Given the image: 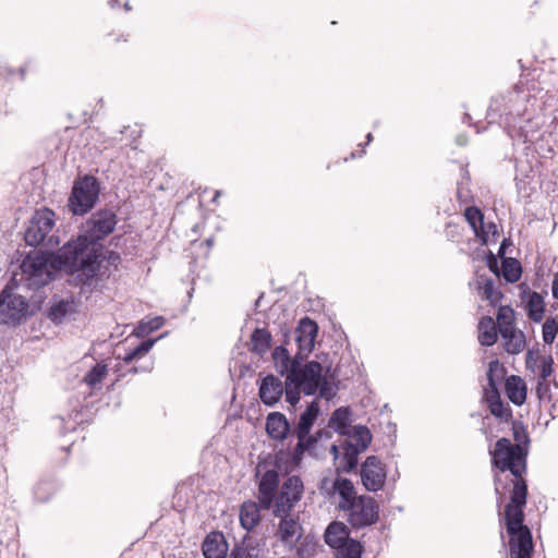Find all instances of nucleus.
Wrapping results in <instances>:
<instances>
[{
    "label": "nucleus",
    "mask_w": 558,
    "mask_h": 558,
    "mask_svg": "<svg viewBox=\"0 0 558 558\" xmlns=\"http://www.w3.org/2000/svg\"><path fill=\"white\" fill-rule=\"evenodd\" d=\"M349 423L350 411L347 408H339L332 413L330 425L347 438L340 445H332L330 452L333 456L337 470L347 473L356 468L359 454L364 452L372 441V434L366 426L350 427Z\"/></svg>",
    "instance_id": "obj_1"
},
{
    "label": "nucleus",
    "mask_w": 558,
    "mask_h": 558,
    "mask_svg": "<svg viewBox=\"0 0 558 558\" xmlns=\"http://www.w3.org/2000/svg\"><path fill=\"white\" fill-rule=\"evenodd\" d=\"M53 256L60 270L71 275L77 274L80 282L86 283L99 270L102 245L92 243L80 232L76 238L68 241Z\"/></svg>",
    "instance_id": "obj_2"
},
{
    "label": "nucleus",
    "mask_w": 558,
    "mask_h": 558,
    "mask_svg": "<svg viewBox=\"0 0 558 558\" xmlns=\"http://www.w3.org/2000/svg\"><path fill=\"white\" fill-rule=\"evenodd\" d=\"M525 506V486L519 483L512 494L511 502L506 506L505 520L510 535L509 549L511 558H532L533 541L531 531L523 524Z\"/></svg>",
    "instance_id": "obj_3"
},
{
    "label": "nucleus",
    "mask_w": 558,
    "mask_h": 558,
    "mask_svg": "<svg viewBox=\"0 0 558 558\" xmlns=\"http://www.w3.org/2000/svg\"><path fill=\"white\" fill-rule=\"evenodd\" d=\"M493 457V464L501 472L510 471L513 475L511 480L513 487L511 496L519 483L525 486V497L527 496V486L522 478V473L525 471V452L520 444L512 445L508 438H500L497 440L494 450L490 451Z\"/></svg>",
    "instance_id": "obj_4"
},
{
    "label": "nucleus",
    "mask_w": 558,
    "mask_h": 558,
    "mask_svg": "<svg viewBox=\"0 0 558 558\" xmlns=\"http://www.w3.org/2000/svg\"><path fill=\"white\" fill-rule=\"evenodd\" d=\"M59 270L53 254H28L21 264V281L27 289L36 290L48 284Z\"/></svg>",
    "instance_id": "obj_5"
},
{
    "label": "nucleus",
    "mask_w": 558,
    "mask_h": 558,
    "mask_svg": "<svg viewBox=\"0 0 558 558\" xmlns=\"http://www.w3.org/2000/svg\"><path fill=\"white\" fill-rule=\"evenodd\" d=\"M323 371L324 367L320 363L311 361L303 366L299 365L298 368H293L288 375V380L301 387L307 396H313L319 391L320 397L328 399L333 392Z\"/></svg>",
    "instance_id": "obj_6"
},
{
    "label": "nucleus",
    "mask_w": 558,
    "mask_h": 558,
    "mask_svg": "<svg viewBox=\"0 0 558 558\" xmlns=\"http://www.w3.org/2000/svg\"><path fill=\"white\" fill-rule=\"evenodd\" d=\"M527 94L521 95L519 92H510L509 93V101L513 104V106L507 110L504 109V113L506 114V129L508 134L511 137H519L524 143L534 142L536 140V133L538 130V122L533 118L527 117L523 123H521L522 117L525 114V110H521V106L526 99Z\"/></svg>",
    "instance_id": "obj_7"
},
{
    "label": "nucleus",
    "mask_w": 558,
    "mask_h": 558,
    "mask_svg": "<svg viewBox=\"0 0 558 558\" xmlns=\"http://www.w3.org/2000/svg\"><path fill=\"white\" fill-rule=\"evenodd\" d=\"M56 215L47 208L37 209L29 219L24 233L25 242L29 246L44 245L53 248L59 244V236L54 234Z\"/></svg>",
    "instance_id": "obj_8"
},
{
    "label": "nucleus",
    "mask_w": 558,
    "mask_h": 558,
    "mask_svg": "<svg viewBox=\"0 0 558 558\" xmlns=\"http://www.w3.org/2000/svg\"><path fill=\"white\" fill-rule=\"evenodd\" d=\"M100 187L97 179L93 175L74 182L69 197V207L74 215H84L89 211L98 201Z\"/></svg>",
    "instance_id": "obj_9"
},
{
    "label": "nucleus",
    "mask_w": 558,
    "mask_h": 558,
    "mask_svg": "<svg viewBox=\"0 0 558 558\" xmlns=\"http://www.w3.org/2000/svg\"><path fill=\"white\" fill-rule=\"evenodd\" d=\"M31 314L26 299L16 294L12 287L7 284L0 292V323L19 325Z\"/></svg>",
    "instance_id": "obj_10"
},
{
    "label": "nucleus",
    "mask_w": 558,
    "mask_h": 558,
    "mask_svg": "<svg viewBox=\"0 0 558 558\" xmlns=\"http://www.w3.org/2000/svg\"><path fill=\"white\" fill-rule=\"evenodd\" d=\"M304 492L303 482L299 476L288 477L281 485L274 499L272 514L275 517H287L295 505L301 500Z\"/></svg>",
    "instance_id": "obj_11"
},
{
    "label": "nucleus",
    "mask_w": 558,
    "mask_h": 558,
    "mask_svg": "<svg viewBox=\"0 0 558 558\" xmlns=\"http://www.w3.org/2000/svg\"><path fill=\"white\" fill-rule=\"evenodd\" d=\"M118 219L114 211L110 209H100L92 214V216L83 223L81 233L85 235L92 243L99 242L108 236L114 230Z\"/></svg>",
    "instance_id": "obj_12"
},
{
    "label": "nucleus",
    "mask_w": 558,
    "mask_h": 558,
    "mask_svg": "<svg viewBox=\"0 0 558 558\" xmlns=\"http://www.w3.org/2000/svg\"><path fill=\"white\" fill-rule=\"evenodd\" d=\"M348 522L355 529L374 524L378 520L379 506L369 496H359L349 507L343 509Z\"/></svg>",
    "instance_id": "obj_13"
},
{
    "label": "nucleus",
    "mask_w": 558,
    "mask_h": 558,
    "mask_svg": "<svg viewBox=\"0 0 558 558\" xmlns=\"http://www.w3.org/2000/svg\"><path fill=\"white\" fill-rule=\"evenodd\" d=\"M386 476L387 473L380 460L375 456L367 457L361 469L364 487L369 492H377L383 488Z\"/></svg>",
    "instance_id": "obj_14"
},
{
    "label": "nucleus",
    "mask_w": 558,
    "mask_h": 558,
    "mask_svg": "<svg viewBox=\"0 0 558 558\" xmlns=\"http://www.w3.org/2000/svg\"><path fill=\"white\" fill-rule=\"evenodd\" d=\"M317 331L318 326L314 320L307 317L300 320L295 329V341L299 348L298 357L302 359L313 350Z\"/></svg>",
    "instance_id": "obj_15"
},
{
    "label": "nucleus",
    "mask_w": 558,
    "mask_h": 558,
    "mask_svg": "<svg viewBox=\"0 0 558 558\" xmlns=\"http://www.w3.org/2000/svg\"><path fill=\"white\" fill-rule=\"evenodd\" d=\"M279 487V473L276 470L266 471L258 484V502L262 509L269 510Z\"/></svg>",
    "instance_id": "obj_16"
},
{
    "label": "nucleus",
    "mask_w": 558,
    "mask_h": 558,
    "mask_svg": "<svg viewBox=\"0 0 558 558\" xmlns=\"http://www.w3.org/2000/svg\"><path fill=\"white\" fill-rule=\"evenodd\" d=\"M281 520L278 524L276 536L289 547H294L302 537V525L299 517H279Z\"/></svg>",
    "instance_id": "obj_17"
},
{
    "label": "nucleus",
    "mask_w": 558,
    "mask_h": 558,
    "mask_svg": "<svg viewBox=\"0 0 558 558\" xmlns=\"http://www.w3.org/2000/svg\"><path fill=\"white\" fill-rule=\"evenodd\" d=\"M526 369L543 380L549 378L554 372V359L550 354L541 355L537 351H527L525 356Z\"/></svg>",
    "instance_id": "obj_18"
},
{
    "label": "nucleus",
    "mask_w": 558,
    "mask_h": 558,
    "mask_svg": "<svg viewBox=\"0 0 558 558\" xmlns=\"http://www.w3.org/2000/svg\"><path fill=\"white\" fill-rule=\"evenodd\" d=\"M282 393L283 386L278 377L267 375L262 379L258 395L264 404L269 407L275 405L280 400Z\"/></svg>",
    "instance_id": "obj_19"
},
{
    "label": "nucleus",
    "mask_w": 558,
    "mask_h": 558,
    "mask_svg": "<svg viewBox=\"0 0 558 558\" xmlns=\"http://www.w3.org/2000/svg\"><path fill=\"white\" fill-rule=\"evenodd\" d=\"M205 558H226L229 546L221 532L209 533L202 545Z\"/></svg>",
    "instance_id": "obj_20"
},
{
    "label": "nucleus",
    "mask_w": 558,
    "mask_h": 558,
    "mask_svg": "<svg viewBox=\"0 0 558 558\" xmlns=\"http://www.w3.org/2000/svg\"><path fill=\"white\" fill-rule=\"evenodd\" d=\"M332 488L340 497L338 508L341 511L359 498L353 483L348 478L337 477L332 483Z\"/></svg>",
    "instance_id": "obj_21"
},
{
    "label": "nucleus",
    "mask_w": 558,
    "mask_h": 558,
    "mask_svg": "<svg viewBox=\"0 0 558 558\" xmlns=\"http://www.w3.org/2000/svg\"><path fill=\"white\" fill-rule=\"evenodd\" d=\"M290 429V425L286 416L280 412L268 414L266 420V432L272 439L282 440L286 438Z\"/></svg>",
    "instance_id": "obj_22"
},
{
    "label": "nucleus",
    "mask_w": 558,
    "mask_h": 558,
    "mask_svg": "<svg viewBox=\"0 0 558 558\" xmlns=\"http://www.w3.org/2000/svg\"><path fill=\"white\" fill-rule=\"evenodd\" d=\"M505 389L509 400L515 405H522L526 400L527 387L525 381L517 375L506 379Z\"/></svg>",
    "instance_id": "obj_23"
},
{
    "label": "nucleus",
    "mask_w": 558,
    "mask_h": 558,
    "mask_svg": "<svg viewBox=\"0 0 558 558\" xmlns=\"http://www.w3.org/2000/svg\"><path fill=\"white\" fill-rule=\"evenodd\" d=\"M260 504L245 501L240 508V523L246 531H252L260 521Z\"/></svg>",
    "instance_id": "obj_24"
},
{
    "label": "nucleus",
    "mask_w": 558,
    "mask_h": 558,
    "mask_svg": "<svg viewBox=\"0 0 558 558\" xmlns=\"http://www.w3.org/2000/svg\"><path fill=\"white\" fill-rule=\"evenodd\" d=\"M484 398L487 401L489 411L494 416L506 422L511 418V409L508 404H505L501 401L499 390H484Z\"/></svg>",
    "instance_id": "obj_25"
},
{
    "label": "nucleus",
    "mask_w": 558,
    "mask_h": 558,
    "mask_svg": "<svg viewBox=\"0 0 558 558\" xmlns=\"http://www.w3.org/2000/svg\"><path fill=\"white\" fill-rule=\"evenodd\" d=\"M319 414V407L316 401H313L307 409L301 414L299 423L294 429L298 438H305L314 425Z\"/></svg>",
    "instance_id": "obj_26"
},
{
    "label": "nucleus",
    "mask_w": 558,
    "mask_h": 558,
    "mask_svg": "<svg viewBox=\"0 0 558 558\" xmlns=\"http://www.w3.org/2000/svg\"><path fill=\"white\" fill-rule=\"evenodd\" d=\"M350 541L349 532L344 523L335 521L328 525L325 532V542L330 547L339 548Z\"/></svg>",
    "instance_id": "obj_27"
},
{
    "label": "nucleus",
    "mask_w": 558,
    "mask_h": 558,
    "mask_svg": "<svg viewBox=\"0 0 558 558\" xmlns=\"http://www.w3.org/2000/svg\"><path fill=\"white\" fill-rule=\"evenodd\" d=\"M271 345V335L265 328H256L251 335L250 350L258 355L265 354Z\"/></svg>",
    "instance_id": "obj_28"
},
{
    "label": "nucleus",
    "mask_w": 558,
    "mask_h": 558,
    "mask_svg": "<svg viewBox=\"0 0 558 558\" xmlns=\"http://www.w3.org/2000/svg\"><path fill=\"white\" fill-rule=\"evenodd\" d=\"M497 340V327L492 317H483L478 323V341L482 345L490 347Z\"/></svg>",
    "instance_id": "obj_29"
},
{
    "label": "nucleus",
    "mask_w": 558,
    "mask_h": 558,
    "mask_svg": "<svg viewBox=\"0 0 558 558\" xmlns=\"http://www.w3.org/2000/svg\"><path fill=\"white\" fill-rule=\"evenodd\" d=\"M272 357L276 363L277 371L281 375H289L293 368H298L300 363L294 360H290L289 352L283 347H277L272 352Z\"/></svg>",
    "instance_id": "obj_30"
},
{
    "label": "nucleus",
    "mask_w": 558,
    "mask_h": 558,
    "mask_svg": "<svg viewBox=\"0 0 558 558\" xmlns=\"http://www.w3.org/2000/svg\"><path fill=\"white\" fill-rule=\"evenodd\" d=\"M464 217L473 229L475 235L485 241L487 233L484 231V216L482 211L477 207L471 206L464 210Z\"/></svg>",
    "instance_id": "obj_31"
},
{
    "label": "nucleus",
    "mask_w": 558,
    "mask_h": 558,
    "mask_svg": "<svg viewBox=\"0 0 558 558\" xmlns=\"http://www.w3.org/2000/svg\"><path fill=\"white\" fill-rule=\"evenodd\" d=\"M505 340V349L510 354H518L525 347V337L520 330H510V332L500 333Z\"/></svg>",
    "instance_id": "obj_32"
},
{
    "label": "nucleus",
    "mask_w": 558,
    "mask_h": 558,
    "mask_svg": "<svg viewBox=\"0 0 558 558\" xmlns=\"http://www.w3.org/2000/svg\"><path fill=\"white\" fill-rule=\"evenodd\" d=\"M108 374V367L104 363H97L92 369H89L83 378V381L90 389H100L101 383Z\"/></svg>",
    "instance_id": "obj_33"
},
{
    "label": "nucleus",
    "mask_w": 558,
    "mask_h": 558,
    "mask_svg": "<svg viewBox=\"0 0 558 558\" xmlns=\"http://www.w3.org/2000/svg\"><path fill=\"white\" fill-rule=\"evenodd\" d=\"M505 375V366L498 360L492 361L487 371L488 387L484 390H498V386L502 381Z\"/></svg>",
    "instance_id": "obj_34"
},
{
    "label": "nucleus",
    "mask_w": 558,
    "mask_h": 558,
    "mask_svg": "<svg viewBox=\"0 0 558 558\" xmlns=\"http://www.w3.org/2000/svg\"><path fill=\"white\" fill-rule=\"evenodd\" d=\"M526 307L529 311V317L533 322L539 323L543 319L545 303L543 296L539 293L533 292L530 294Z\"/></svg>",
    "instance_id": "obj_35"
},
{
    "label": "nucleus",
    "mask_w": 558,
    "mask_h": 558,
    "mask_svg": "<svg viewBox=\"0 0 558 558\" xmlns=\"http://www.w3.org/2000/svg\"><path fill=\"white\" fill-rule=\"evenodd\" d=\"M228 558H263V549L258 545H235Z\"/></svg>",
    "instance_id": "obj_36"
},
{
    "label": "nucleus",
    "mask_w": 558,
    "mask_h": 558,
    "mask_svg": "<svg viewBox=\"0 0 558 558\" xmlns=\"http://www.w3.org/2000/svg\"><path fill=\"white\" fill-rule=\"evenodd\" d=\"M514 313L509 306H500L497 315V326L499 333L514 330Z\"/></svg>",
    "instance_id": "obj_37"
},
{
    "label": "nucleus",
    "mask_w": 558,
    "mask_h": 558,
    "mask_svg": "<svg viewBox=\"0 0 558 558\" xmlns=\"http://www.w3.org/2000/svg\"><path fill=\"white\" fill-rule=\"evenodd\" d=\"M522 268L520 263L514 258H505L502 260V277L508 282H515L520 279Z\"/></svg>",
    "instance_id": "obj_38"
},
{
    "label": "nucleus",
    "mask_w": 558,
    "mask_h": 558,
    "mask_svg": "<svg viewBox=\"0 0 558 558\" xmlns=\"http://www.w3.org/2000/svg\"><path fill=\"white\" fill-rule=\"evenodd\" d=\"M480 283H483V286L480 287L482 298L489 301L492 305H497L500 302L502 294L495 288L494 281L492 279H483Z\"/></svg>",
    "instance_id": "obj_39"
},
{
    "label": "nucleus",
    "mask_w": 558,
    "mask_h": 558,
    "mask_svg": "<svg viewBox=\"0 0 558 558\" xmlns=\"http://www.w3.org/2000/svg\"><path fill=\"white\" fill-rule=\"evenodd\" d=\"M535 395L539 403H550L553 401V395L550 389L549 378L543 380L538 378L536 380Z\"/></svg>",
    "instance_id": "obj_40"
},
{
    "label": "nucleus",
    "mask_w": 558,
    "mask_h": 558,
    "mask_svg": "<svg viewBox=\"0 0 558 558\" xmlns=\"http://www.w3.org/2000/svg\"><path fill=\"white\" fill-rule=\"evenodd\" d=\"M337 549V558H361L362 555L361 544L353 539Z\"/></svg>",
    "instance_id": "obj_41"
},
{
    "label": "nucleus",
    "mask_w": 558,
    "mask_h": 558,
    "mask_svg": "<svg viewBox=\"0 0 558 558\" xmlns=\"http://www.w3.org/2000/svg\"><path fill=\"white\" fill-rule=\"evenodd\" d=\"M154 340H146L141 342L137 347L130 350L123 357L125 363H131L136 359L144 356L154 345Z\"/></svg>",
    "instance_id": "obj_42"
},
{
    "label": "nucleus",
    "mask_w": 558,
    "mask_h": 558,
    "mask_svg": "<svg viewBox=\"0 0 558 558\" xmlns=\"http://www.w3.org/2000/svg\"><path fill=\"white\" fill-rule=\"evenodd\" d=\"M71 310V303L66 301H60L53 304L49 311V318L53 322L62 320Z\"/></svg>",
    "instance_id": "obj_43"
},
{
    "label": "nucleus",
    "mask_w": 558,
    "mask_h": 558,
    "mask_svg": "<svg viewBox=\"0 0 558 558\" xmlns=\"http://www.w3.org/2000/svg\"><path fill=\"white\" fill-rule=\"evenodd\" d=\"M558 333V324L554 318H548L543 324V341L551 344Z\"/></svg>",
    "instance_id": "obj_44"
},
{
    "label": "nucleus",
    "mask_w": 558,
    "mask_h": 558,
    "mask_svg": "<svg viewBox=\"0 0 558 558\" xmlns=\"http://www.w3.org/2000/svg\"><path fill=\"white\" fill-rule=\"evenodd\" d=\"M513 106L512 102L509 101V94L507 96H497L493 99L488 116H492V112L500 113V116H505L504 109L507 108L509 110Z\"/></svg>",
    "instance_id": "obj_45"
},
{
    "label": "nucleus",
    "mask_w": 558,
    "mask_h": 558,
    "mask_svg": "<svg viewBox=\"0 0 558 558\" xmlns=\"http://www.w3.org/2000/svg\"><path fill=\"white\" fill-rule=\"evenodd\" d=\"M326 437V438H330L331 437V434L330 432H325V430H319L317 432L315 435H312L310 436V434L305 437V444H306V448H307V452L310 454H313V456H316L317 452H316V445L317 442L323 438V437Z\"/></svg>",
    "instance_id": "obj_46"
},
{
    "label": "nucleus",
    "mask_w": 558,
    "mask_h": 558,
    "mask_svg": "<svg viewBox=\"0 0 558 558\" xmlns=\"http://www.w3.org/2000/svg\"><path fill=\"white\" fill-rule=\"evenodd\" d=\"M163 325V318L162 317H154L149 319L148 322H141L138 326V335H147L151 331H155L159 329Z\"/></svg>",
    "instance_id": "obj_47"
},
{
    "label": "nucleus",
    "mask_w": 558,
    "mask_h": 558,
    "mask_svg": "<svg viewBox=\"0 0 558 558\" xmlns=\"http://www.w3.org/2000/svg\"><path fill=\"white\" fill-rule=\"evenodd\" d=\"M301 387H298L293 384H291V381L288 380V378L286 379V400L287 402H289L291 405H295L299 401H300V391H301Z\"/></svg>",
    "instance_id": "obj_48"
},
{
    "label": "nucleus",
    "mask_w": 558,
    "mask_h": 558,
    "mask_svg": "<svg viewBox=\"0 0 558 558\" xmlns=\"http://www.w3.org/2000/svg\"><path fill=\"white\" fill-rule=\"evenodd\" d=\"M298 439H299V441H298L296 446L294 447L293 453H292V459L296 464L300 463V461L303 458L304 452L307 451L305 438H302V439L298 438Z\"/></svg>",
    "instance_id": "obj_49"
},
{
    "label": "nucleus",
    "mask_w": 558,
    "mask_h": 558,
    "mask_svg": "<svg viewBox=\"0 0 558 558\" xmlns=\"http://www.w3.org/2000/svg\"><path fill=\"white\" fill-rule=\"evenodd\" d=\"M513 436H514V439L518 441L522 438L526 439V434H525L523 427H521V426H513Z\"/></svg>",
    "instance_id": "obj_50"
},
{
    "label": "nucleus",
    "mask_w": 558,
    "mask_h": 558,
    "mask_svg": "<svg viewBox=\"0 0 558 558\" xmlns=\"http://www.w3.org/2000/svg\"><path fill=\"white\" fill-rule=\"evenodd\" d=\"M553 296L558 300V274L555 276L551 286Z\"/></svg>",
    "instance_id": "obj_51"
},
{
    "label": "nucleus",
    "mask_w": 558,
    "mask_h": 558,
    "mask_svg": "<svg viewBox=\"0 0 558 558\" xmlns=\"http://www.w3.org/2000/svg\"><path fill=\"white\" fill-rule=\"evenodd\" d=\"M489 268H490L493 271H495L497 276H499V274L495 270V269H497L496 260H494L493 263H490Z\"/></svg>",
    "instance_id": "obj_52"
},
{
    "label": "nucleus",
    "mask_w": 558,
    "mask_h": 558,
    "mask_svg": "<svg viewBox=\"0 0 558 558\" xmlns=\"http://www.w3.org/2000/svg\"><path fill=\"white\" fill-rule=\"evenodd\" d=\"M109 4L111 8H114L118 4V0H109Z\"/></svg>",
    "instance_id": "obj_53"
},
{
    "label": "nucleus",
    "mask_w": 558,
    "mask_h": 558,
    "mask_svg": "<svg viewBox=\"0 0 558 558\" xmlns=\"http://www.w3.org/2000/svg\"><path fill=\"white\" fill-rule=\"evenodd\" d=\"M38 489H39V486L36 488L35 490V495H36V498L40 501H44V498H41L39 495H38Z\"/></svg>",
    "instance_id": "obj_54"
},
{
    "label": "nucleus",
    "mask_w": 558,
    "mask_h": 558,
    "mask_svg": "<svg viewBox=\"0 0 558 558\" xmlns=\"http://www.w3.org/2000/svg\"><path fill=\"white\" fill-rule=\"evenodd\" d=\"M366 138H367V144H368V143L373 140V135H372V133H368V134H367V136H366Z\"/></svg>",
    "instance_id": "obj_55"
},
{
    "label": "nucleus",
    "mask_w": 558,
    "mask_h": 558,
    "mask_svg": "<svg viewBox=\"0 0 558 558\" xmlns=\"http://www.w3.org/2000/svg\"><path fill=\"white\" fill-rule=\"evenodd\" d=\"M124 8H125V10H126V11H129V10H130L129 2H125V3H124Z\"/></svg>",
    "instance_id": "obj_56"
},
{
    "label": "nucleus",
    "mask_w": 558,
    "mask_h": 558,
    "mask_svg": "<svg viewBox=\"0 0 558 558\" xmlns=\"http://www.w3.org/2000/svg\"><path fill=\"white\" fill-rule=\"evenodd\" d=\"M219 195H220V192H219V191H217V192H216V195H215V197H214V202H216V198H217Z\"/></svg>",
    "instance_id": "obj_57"
}]
</instances>
